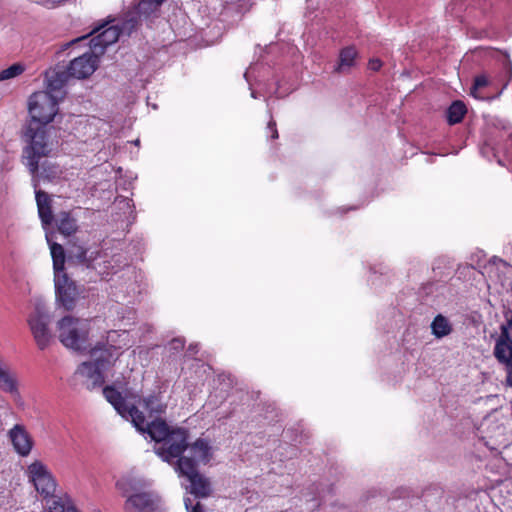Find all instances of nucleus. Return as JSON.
Here are the masks:
<instances>
[{"label": "nucleus", "mask_w": 512, "mask_h": 512, "mask_svg": "<svg viewBox=\"0 0 512 512\" xmlns=\"http://www.w3.org/2000/svg\"><path fill=\"white\" fill-rule=\"evenodd\" d=\"M184 347V341L180 338L173 339L170 343V348L179 351Z\"/></svg>", "instance_id": "nucleus-32"}, {"label": "nucleus", "mask_w": 512, "mask_h": 512, "mask_svg": "<svg viewBox=\"0 0 512 512\" xmlns=\"http://www.w3.org/2000/svg\"><path fill=\"white\" fill-rule=\"evenodd\" d=\"M121 398L123 401V405L124 407H126L127 410H129L131 407L137 408L139 412H142V416L149 423L155 420H159L158 416L162 414L166 408L165 405H163L160 399L156 396H149L142 400L139 399L138 406H136L133 403H129L122 396Z\"/></svg>", "instance_id": "nucleus-13"}, {"label": "nucleus", "mask_w": 512, "mask_h": 512, "mask_svg": "<svg viewBox=\"0 0 512 512\" xmlns=\"http://www.w3.org/2000/svg\"><path fill=\"white\" fill-rule=\"evenodd\" d=\"M58 102L52 95L42 91L33 93L29 98L28 110L31 122L25 136L30 143L24 149L23 158L32 174L37 172L40 159L49 153L45 140V125L50 123L57 114Z\"/></svg>", "instance_id": "nucleus-2"}, {"label": "nucleus", "mask_w": 512, "mask_h": 512, "mask_svg": "<svg viewBox=\"0 0 512 512\" xmlns=\"http://www.w3.org/2000/svg\"><path fill=\"white\" fill-rule=\"evenodd\" d=\"M175 471L179 476L186 477L190 483L189 492L197 498H205L210 495L209 480L201 475L190 457L182 456L175 462Z\"/></svg>", "instance_id": "nucleus-5"}, {"label": "nucleus", "mask_w": 512, "mask_h": 512, "mask_svg": "<svg viewBox=\"0 0 512 512\" xmlns=\"http://www.w3.org/2000/svg\"><path fill=\"white\" fill-rule=\"evenodd\" d=\"M126 512H162L161 500L151 491L130 495L125 502Z\"/></svg>", "instance_id": "nucleus-8"}, {"label": "nucleus", "mask_w": 512, "mask_h": 512, "mask_svg": "<svg viewBox=\"0 0 512 512\" xmlns=\"http://www.w3.org/2000/svg\"><path fill=\"white\" fill-rule=\"evenodd\" d=\"M184 503L188 512H203L200 503H197L195 506L192 507V502L190 498H186L184 500Z\"/></svg>", "instance_id": "nucleus-30"}, {"label": "nucleus", "mask_w": 512, "mask_h": 512, "mask_svg": "<svg viewBox=\"0 0 512 512\" xmlns=\"http://www.w3.org/2000/svg\"><path fill=\"white\" fill-rule=\"evenodd\" d=\"M0 390L18 394V382L14 373H12L5 365L0 363Z\"/></svg>", "instance_id": "nucleus-18"}, {"label": "nucleus", "mask_w": 512, "mask_h": 512, "mask_svg": "<svg viewBox=\"0 0 512 512\" xmlns=\"http://www.w3.org/2000/svg\"><path fill=\"white\" fill-rule=\"evenodd\" d=\"M28 476L33 483L36 491L43 498L54 496L56 491V481L48 468L40 461H35L28 466Z\"/></svg>", "instance_id": "nucleus-7"}, {"label": "nucleus", "mask_w": 512, "mask_h": 512, "mask_svg": "<svg viewBox=\"0 0 512 512\" xmlns=\"http://www.w3.org/2000/svg\"><path fill=\"white\" fill-rule=\"evenodd\" d=\"M67 512H79L75 506L71 504V506H68Z\"/></svg>", "instance_id": "nucleus-35"}, {"label": "nucleus", "mask_w": 512, "mask_h": 512, "mask_svg": "<svg viewBox=\"0 0 512 512\" xmlns=\"http://www.w3.org/2000/svg\"><path fill=\"white\" fill-rule=\"evenodd\" d=\"M186 451H188L186 456L191 458L196 468L199 463H208L213 455L210 443L202 438L197 439L191 445L188 444Z\"/></svg>", "instance_id": "nucleus-17"}, {"label": "nucleus", "mask_w": 512, "mask_h": 512, "mask_svg": "<svg viewBox=\"0 0 512 512\" xmlns=\"http://www.w3.org/2000/svg\"><path fill=\"white\" fill-rule=\"evenodd\" d=\"M25 71V65L14 63L6 69L0 71V82L9 81L19 77Z\"/></svg>", "instance_id": "nucleus-25"}, {"label": "nucleus", "mask_w": 512, "mask_h": 512, "mask_svg": "<svg viewBox=\"0 0 512 512\" xmlns=\"http://www.w3.org/2000/svg\"><path fill=\"white\" fill-rule=\"evenodd\" d=\"M466 106L461 101H455L447 111V119L450 124L459 123L466 114Z\"/></svg>", "instance_id": "nucleus-24"}, {"label": "nucleus", "mask_w": 512, "mask_h": 512, "mask_svg": "<svg viewBox=\"0 0 512 512\" xmlns=\"http://www.w3.org/2000/svg\"><path fill=\"white\" fill-rule=\"evenodd\" d=\"M38 214L44 226L51 224L53 215L51 205L37 206Z\"/></svg>", "instance_id": "nucleus-28"}, {"label": "nucleus", "mask_w": 512, "mask_h": 512, "mask_svg": "<svg viewBox=\"0 0 512 512\" xmlns=\"http://www.w3.org/2000/svg\"><path fill=\"white\" fill-rule=\"evenodd\" d=\"M99 57L96 53L90 52L84 53L83 55L74 58L68 68L67 73L69 76L84 79L94 73L98 66Z\"/></svg>", "instance_id": "nucleus-10"}, {"label": "nucleus", "mask_w": 512, "mask_h": 512, "mask_svg": "<svg viewBox=\"0 0 512 512\" xmlns=\"http://www.w3.org/2000/svg\"><path fill=\"white\" fill-rule=\"evenodd\" d=\"M356 57L357 51L354 47L350 46L342 49L336 70L341 73L348 71L354 65Z\"/></svg>", "instance_id": "nucleus-20"}, {"label": "nucleus", "mask_w": 512, "mask_h": 512, "mask_svg": "<svg viewBox=\"0 0 512 512\" xmlns=\"http://www.w3.org/2000/svg\"><path fill=\"white\" fill-rule=\"evenodd\" d=\"M268 129H270V130L272 131V136H271V137H272L273 139L278 138V131H277V129H276V123H275V122L270 121V122L268 123Z\"/></svg>", "instance_id": "nucleus-34"}, {"label": "nucleus", "mask_w": 512, "mask_h": 512, "mask_svg": "<svg viewBox=\"0 0 512 512\" xmlns=\"http://www.w3.org/2000/svg\"><path fill=\"white\" fill-rule=\"evenodd\" d=\"M504 370L506 372V384L512 387V362L504 365Z\"/></svg>", "instance_id": "nucleus-31"}, {"label": "nucleus", "mask_w": 512, "mask_h": 512, "mask_svg": "<svg viewBox=\"0 0 512 512\" xmlns=\"http://www.w3.org/2000/svg\"><path fill=\"white\" fill-rule=\"evenodd\" d=\"M34 1L37 2V3L43 4L44 0H34Z\"/></svg>", "instance_id": "nucleus-39"}, {"label": "nucleus", "mask_w": 512, "mask_h": 512, "mask_svg": "<svg viewBox=\"0 0 512 512\" xmlns=\"http://www.w3.org/2000/svg\"><path fill=\"white\" fill-rule=\"evenodd\" d=\"M488 83H489L488 78L485 75H479V76L475 77L474 84L471 87L470 94L477 99H482L483 97L479 96L477 91L480 88L487 86Z\"/></svg>", "instance_id": "nucleus-27"}, {"label": "nucleus", "mask_w": 512, "mask_h": 512, "mask_svg": "<svg viewBox=\"0 0 512 512\" xmlns=\"http://www.w3.org/2000/svg\"><path fill=\"white\" fill-rule=\"evenodd\" d=\"M71 253L80 263L85 264L87 267L94 268L93 262L98 257V252L92 251L89 253V251L82 246H76Z\"/></svg>", "instance_id": "nucleus-23"}, {"label": "nucleus", "mask_w": 512, "mask_h": 512, "mask_svg": "<svg viewBox=\"0 0 512 512\" xmlns=\"http://www.w3.org/2000/svg\"><path fill=\"white\" fill-rule=\"evenodd\" d=\"M35 194H36V202H37V206H43V205H50L51 204V199L50 197L48 196L47 193L41 191V190H36L35 191Z\"/></svg>", "instance_id": "nucleus-29"}, {"label": "nucleus", "mask_w": 512, "mask_h": 512, "mask_svg": "<svg viewBox=\"0 0 512 512\" xmlns=\"http://www.w3.org/2000/svg\"><path fill=\"white\" fill-rule=\"evenodd\" d=\"M106 400L125 419H131L132 424L142 433H147L156 442L155 453L165 462L173 463L183 456L188 447V432L183 428H170L165 421L147 422L137 408L129 410L123 405L120 392L111 386L103 389Z\"/></svg>", "instance_id": "nucleus-1"}, {"label": "nucleus", "mask_w": 512, "mask_h": 512, "mask_svg": "<svg viewBox=\"0 0 512 512\" xmlns=\"http://www.w3.org/2000/svg\"><path fill=\"white\" fill-rule=\"evenodd\" d=\"M84 38H85V37L77 38V39H75L73 42H78V41H80V40H82V39H84Z\"/></svg>", "instance_id": "nucleus-38"}, {"label": "nucleus", "mask_w": 512, "mask_h": 512, "mask_svg": "<svg viewBox=\"0 0 512 512\" xmlns=\"http://www.w3.org/2000/svg\"><path fill=\"white\" fill-rule=\"evenodd\" d=\"M59 341L68 349L84 351L88 347L90 323L86 319L65 316L57 322Z\"/></svg>", "instance_id": "nucleus-3"}, {"label": "nucleus", "mask_w": 512, "mask_h": 512, "mask_svg": "<svg viewBox=\"0 0 512 512\" xmlns=\"http://www.w3.org/2000/svg\"><path fill=\"white\" fill-rule=\"evenodd\" d=\"M57 226L60 233L69 236L76 231V221L66 212L58 215Z\"/></svg>", "instance_id": "nucleus-22"}, {"label": "nucleus", "mask_w": 512, "mask_h": 512, "mask_svg": "<svg viewBox=\"0 0 512 512\" xmlns=\"http://www.w3.org/2000/svg\"><path fill=\"white\" fill-rule=\"evenodd\" d=\"M153 1L156 3V5H160L164 0H153Z\"/></svg>", "instance_id": "nucleus-37"}, {"label": "nucleus", "mask_w": 512, "mask_h": 512, "mask_svg": "<svg viewBox=\"0 0 512 512\" xmlns=\"http://www.w3.org/2000/svg\"><path fill=\"white\" fill-rule=\"evenodd\" d=\"M57 301L66 309L71 310L75 305L77 289L65 273L54 275Z\"/></svg>", "instance_id": "nucleus-11"}, {"label": "nucleus", "mask_w": 512, "mask_h": 512, "mask_svg": "<svg viewBox=\"0 0 512 512\" xmlns=\"http://www.w3.org/2000/svg\"><path fill=\"white\" fill-rule=\"evenodd\" d=\"M28 323L38 347L41 350L45 349L51 340V334L48 329L50 323L49 315L37 307L36 311L30 316Z\"/></svg>", "instance_id": "nucleus-9"}, {"label": "nucleus", "mask_w": 512, "mask_h": 512, "mask_svg": "<svg viewBox=\"0 0 512 512\" xmlns=\"http://www.w3.org/2000/svg\"><path fill=\"white\" fill-rule=\"evenodd\" d=\"M432 334L436 338H443L452 332V325L443 315H437L431 323Z\"/></svg>", "instance_id": "nucleus-21"}, {"label": "nucleus", "mask_w": 512, "mask_h": 512, "mask_svg": "<svg viewBox=\"0 0 512 512\" xmlns=\"http://www.w3.org/2000/svg\"><path fill=\"white\" fill-rule=\"evenodd\" d=\"M493 355L503 366L512 362V329L508 321L501 325V332L495 342Z\"/></svg>", "instance_id": "nucleus-12"}, {"label": "nucleus", "mask_w": 512, "mask_h": 512, "mask_svg": "<svg viewBox=\"0 0 512 512\" xmlns=\"http://www.w3.org/2000/svg\"><path fill=\"white\" fill-rule=\"evenodd\" d=\"M134 341L129 332L109 331L106 341L99 342L89 350L90 357H96L100 364L113 366L120 355L130 347Z\"/></svg>", "instance_id": "nucleus-4"}, {"label": "nucleus", "mask_w": 512, "mask_h": 512, "mask_svg": "<svg viewBox=\"0 0 512 512\" xmlns=\"http://www.w3.org/2000/svg\"><path fill=\"white\" fill-rule=\"evenodd\" d=\"M8 434L14 449L19 455L27 456L31 452L33 441L23 425L16 424Z\"/></svg>", "instance_id": "nucleus-14"}, {"label": "nucleus", "mask_w": 512, "mask_h": 512, "mask_svg": "<svg viewBox=\"0 0 512 512\" xmlns=\"http://www.w3.org/2000/svg\"><path fill=\"white\" fill-rule=\"evenodd\" d=\"M381 67V62L378 59H373L369 61V68L373 71L379 70Z\"/></svg>", "instance_id": "nucleus-33"}, {"label": "nucleus", "mask_w": 512, "mask_h": 512, "mask_svg": "<svg viewBox=\"0 0 512 512\" xmlns=\"http://www.w3.org/2000/svg\"><path fill=\"white\" fill-rule=\"evenodd\" d=\"M91 359V361L82 362L73 376L75 384L81 385L87 390L101 387L105 382L104 371L112 367L100 364L96 357H91Z\"/></svg>", "instance_id": "nucleus-6"}, {"label": "nucleus", "mask_w": 512, "mask_h": 512, "mask_svg": "<svg viewBox=\"0 0 512 512\" xmlns=\"http://www.w3.org/2000/svg\"><path fill=\"white\" fill-rule=\"evenodd\" d=\"M120 35V30L117 26H109L105 28L100 34L95 36L90 41V50L101 56L106 47L115 43Z\"/></svg>", "instance_id": "nucleus-16"}, {"label": "nucleus", "mask_w": 512, "mask_h": 512, "mask_svg": "<svg viewBox=\"0 0 512 512\" xmlns=\"http://www.w3.org/2000/svg\"><path fill=\"white\" fill-rule=\"evenodd\" d=\"M68 76L69 74L67 73V71L52 70L46 72V90L44 92L49 93L55 99L60 101L61 99H63L65 95L64 85Z\"/></svg>", "instance_id": "nucleus-15"}, {"label": "nucleus", "mask_w": 512, "mask_h": 512, "mask_svg": "<svg viewBox=\"0 0 512 512\" xmlns=\"http://www.w3.org/2000/svg\"><path fill=\"white\" fill-rule=\"evenodd\" d=\"M47 240L50 245L54 274L56 275L58 273H64L65 253L62 245L58 243H51L48 237Z\"/></svg>", "instance_id": "nucleus-19"}, {"label": "nucleus", "mask_w": 512, "mask_h": 512, "mask_svg": "<svg viewBox=\"0 0 512 512\" xmlns=\"http://www.w3.org/2000/svg\"><path fill=\"white\" fill-rule=\"evenodd\" d=\"M71 504V500L68 497L65 499L56 498L49 505L47 512H67L68 506H71Z\"/></svg>", "instance_id": "nucleus-26"}, {"label": "nucleus", "mask_w": 512, "mask_h": 512, "mask_svg": "<svg viewBox=\"0 0 512 512\" xmlns=\"http://www.w3.org/2000/svg\"><path fill=\"white\" fill-rule=\"evenodd\" d=\"M504 129L506 128H509L510 127V124L508 122H505L503 123V126H502Z\"/></svg>", "instance_id": "nucleus-36"}, {"label": "nucleus", "mask_w": 512, "mask_h": 512, "mask_svg": "<svg viewBox=\"0 0 512 512\" xmlns=\"http://www.w3.org/2000/svg\"><path fill=\"white\" fill-rule=\"evenodd\" d=\"M134 143L135 145H139V140L137 139Z\"/></svg>", "instance_id": "nucleus-40"}]
</instances>
